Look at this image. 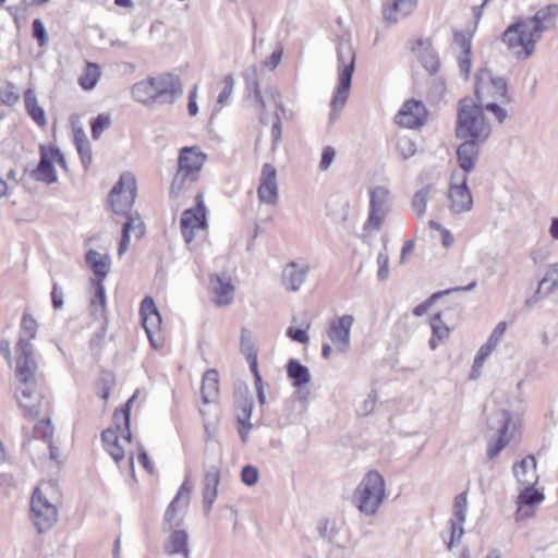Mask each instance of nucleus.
<instances>
[{"label": "nucleus", "mask_w": 558, "mask_h": 558, "mask_svg": "<svg viewBox=\"0 0 558 558\" xmlns=\"http://www.w3.org/2000/svg\"><path fill=\"white\" fill-rule=\"evenodd\" d=\"M453 45L460 49V53H471L472 52V41L471 37L463 32H454L453 34Z\"/></svg>", "instance_id": "52"}, {"label": "nucleus", "mask_w": 558, "mask_h": 558, "mask_svg": "<svg viewBox=\"0 0 558 558\" xmlns=\"http://www.w3.org/2000/svg\"><path fill=\"white\" fill-rule=\"evenodd\" d=\"M104 448L117 463L124 459V449L120 446L119 439L108 444Z\"/></svg>", "instance_id": "61"}, {"label": "nucleus", "mask_w": 558, "mask_h": 558, "mask_svg": "<svg viewBox=\"0 0 558 558\" xmlns=\"http://www.w3.org/2000/svg\"><path fill=\"white\" fill-rule=\"evenodd\" d=\"M136 197V179L131 172H123L108 195L111 210L117 215L133 217L132 207Z\"/></svg>", "instance_id": "5"}, {"label": "nucleus", "mask_w": 558, "mask_h": 558, "mask_svg": "<svg viewBox=\"0 0 558 558\" xmlns=\"http://www.w3.org/2000/svg\"><path fill=\"white\" fill-rule=\"evenodd\" d=\"M449 531L441 534V538L444 539L447 550H451L454 546L459 545L462 536L464 535V522L449 520Z\"/></svg>", "instance_id": "43"}, {"label": "nucleus", "mask_w": 558, "mask_h": 558, "mask_svg": "<svg viewBox=\"0 0 558 558\" xmlns=\"http://www.w3.org/2000/svg\"><path fill=\"white\" fill-rule=\"evenodd\" d=\"M389 190L386 186L377 185L369 191L368 217L364 223V231H379L389 211Z\"/></svg>", "instance_id": "11"}, {"label": "nucleus", "mask_w": 558, "mask_h": 558, "mask_svg": "<svg viewBox=\"0 0 558 558\" xmlns=\"http://www.w3.org/2000/svg\"><path fill=\"white\" fill-rule=\"evenodd\" d=\"M111 125V118L108 113H100L90 123L92 137L97 141L105 130Z\"/></svg>", "instance_id": "47"}, {"label": "nucleus", "mask_w": 558, "mask_h": 558, "mask_svg": "<svg viewBox=\"0 0 558 558\" xmlns=\"http://www.w3.org/2000/svg\"><path fill=\"white\" fill-rule=\"evenodd\" d=\"M37 328L38 324L37 322L29 314H24L21 319V330L23 335L21 337L25 339H29V342L32 339L36 338L37 335Z\"/></svg>", "instance_id": "50"}, {"label": "nucleus", "mask_w": 558, "mask_h": 558, "mask_svg": "<svg viewBox=\"0 0 558 558\" xmlns=\"http://www.w3.org/2000/svg\"><path fill=\"white\" fill-rule=\"evenodd\" d=\"M131 231H133L137 238L144 235L145 227L140 217H129L123 223L122 235L118 248L119 255H122L129 248L131 242Z\"/></svg>", "instance_id": "32"}, {"label": "nucleus", "mask_w": 558, "mask_h": 558, "mask_svg": "<svg viewBox=\"0 0 558 558\" xmlns=\"http://www.w3.org/2000/svg\"><path fill=\"white\" fill-rule=\"evenodd\" d=\"M386 497V483L383 475L375 470L368 471L356 488L352 500L359 511L365 515H374Z\"/></svg>", "instance_id": "3"}, {"label": "nucleus", "mask_w": 558, "mask_h": 558, "mask_svg": "<svg viewBox=\"0 0 558 558\" xmlns=\"http://www.w3.org/2000/svg\"><path fill=\"white\" fill-rule=\"evenodd\" d=\"M198 179V175L178 166L177 172L174 173L170 185V196L175 198L179 197L181 194L186 192Z\"/></svg>", "instance_id": "33"}, {"label": "nucleus", "mask_w": 558, "mask_h": 558, "mask_svg": "<svg viewBox=\"0 0 558 558\" xmlns=\"http://www.w3.org/2000/svg\"><path fill=\"white\" fill-rule=\"evenodd\" d=\"M546 283H549V286L545 295L558 290V263L548 267L545 277L539 281V288H543Z\"/></svg>", "instance_id": "49"}, {"label": "nucleus", "mask_w": 558, "mask_h": 558, "mask_svg": "<svg viewBox=\"0 0 558 558\" xmlns=\"http://www.w3.org/2000/svg\"><path fill=\"white\" fill-rule=\"evenodd\" d=\"M100 74L101 70L98 64L86 62L83 74L78 77L80 86L85 90L93 89L97 85Z\"/></svg>", "instance_id": "41"}, {"label": "nucleus", "mask_w": 558, "mask_h": 558, "mask_svg": "<svg viewBox=\"0 0 558 558\" xmlns=\"http://www.w3.org/2000/svg\"><path fill=\"white\" fill-rule=\"evenodd\" d=\"M417 0H393L383 5V17L388 24H396L412 14Z\"/></svg>", "instance_id": "25"}, {"label": "nucleus", "mask_w": 558, "mask_h": 558, "mask_svg": "<svg viewBox=\"0 0 558 558\" xmlns=\"http://www.w3.org/2000/svg\"><path fill=\"white\" fill-rule=\"evenodd\" d=\"M434 189L433 184H426L422 189L417 190L411 202L412 211L418 217H424L427 209V201L430 191Z\"/></svg>", "instance_id": "42"}, {"label": "nucleus", "mask_w": 558, "mask_h": 558, "mask_svg": "<svg viewBox=\"0 0 558 558\" xmlns=\"http://www.w3.org/2000/svg\"><path fill=\"white\" fill-rule=\"evenodd\" d=\"M512 414L508 410H498L488 418L490 429H496L497 436L492 437L487 441L486 454L489 460H494L511 441L508 434Z\"/></svg>", "instance_id": "7"}, {"label": "nucleus", "mask_w": 558, "mask_h": 558, "mask_svg": "<svg viewBox=\"0 0 558 558\" xmlns=\"http://www.w3.org/2000/svg\"><path fill=\"white\" fill-rule=\"evenodd\" d=\"M162 558H191L189 535L184 530H173L162 545Z\"/></svg>", "instance_id": "20"}, {"label": "nucleus", "mask_w": 558, "mask_h": 558, "mask_svg": "<svg viewBox=\"0 0 558 558\" xmlns=\"http://www.w3.org/2000/svg\"><path fill=\"white\" fill-rule=\"evenodd\" d=\"M254 408V400L252 395L247 391L241 396L235 402L236 420L239 425L246 428V433H250L253 425L251 423L252 412Z\"/></svg>", "instance_id": "34"}, {"label": "nucleus", "mask_w": 558, "mask_h": 558, "mask_svg": "<svg viewBox=\"0 0 558 558\" xmlns=\"http://www.w3.org/2000/svg\"><path fill=\"white\" fill-rule=\"evenodd\" d=\"M427 120V110L425 105L415 99L405 101L398 114L396 122L408 129H416L425 124Z\"/></svg>", "instance_id": "15"}, {"label": "nucleus", "mask_w": 558, "mask_h": 558, "mask_svg": "<svg viewBox=\"0 0 558 558\" xmlns=\"http://www.w3.org/2000/svg\"><path fill=\"white\" fill-rule=\"evenodd\" d=\"M558 16V5L548 4L539 9L534 16L524 19V23L531 29L532 35L538 41L544 32L555 27Z\"/></svg>", "instance_id": "16"}, {"label": "nucleus", "mask_w": 558, "mask_h": 558, "mask_svg": "<svg viewBox=\"0 0 558 558\" xmlns=\"http://www.w3.org/2000/svg\"><path fill=\"white\" fill-rule=\"evenodd\" d=\"M310 272V265L295 260L289 262L282 270L281 283L283 288L291 292H296L303 286Z\"/></svg>", "instance_id": "21"}, {"label": "nucleus", "mask_w": 558, "mask_h": 558, "mask_svg": "<svg viewBox=\"0 0 558 558\" xmlns=\"http://www.w3.org/2000/svg\"><path fill=\"white\" fill-rule=\"evenodd\" d=\"M154 84L155 80L154 77H149L143 81H140L135 83L132 86V96L135 101L141 102L146 106H150L155 104V96H154Z\"/></svg>", "instance_id": "36"}, {"label": "nucleus", "mask_w": 558, "mask_h": 558, "mask_svg": "<svg viewBox=\"0 0 558 558\" xmlns=\"http://www.w3.org/2000/svg\"><path fill=\"white\" fill-rule=\"evenodd\" d=\"M207 160L205 153L196 146L181 148L178 166L199 177L202 168Z\"/></svg>", "instance_id": "26"}, {"label": "nucleus", "mask_w": 558, "mask_h": 558, "mask_svg": "<svg viewBox=\"0 0 558 558\" xmlns=\"http://www.w3.org/2000/svg\"><path fill=\"white\" fill-rule=\"evenodd\" d=\"M85 262L95 275L94 279L104 281L110 271V256L108 254H101L95 250H89L85 254Z\"/></svg>", "instance_id": "29"}, {"label": "nucleus", "mask_w": 558, "mask_h": 558, "mask_svg": "<svg viewBox=\"0 0 558 558\" xmlns=\"http://www.w3.org/2000/svg\"><path fill=\"white\" fill-rule=\"evenodd\" d=\"M544 496L534 487H523L522 493L519 496V510L518 513L521 510L522 506H529L532 507L536 504H539L543 500Z\"/></svg>", "instance_id": "46"}, {"label": "nucleus", "mask_w": 558, "mask_h": 558, "mask_svg": "<svg viewBox=\"0 0 558 558\" xmlns=\"http://www.w3.org/2000/svg\"><path fill=\"white\" fill-rule=\"evenodd\" d=\"M220 483V470L216 465L209 466L203 478V509L205 515H208L213 509V505L218 496V485Z\"/></svg>", "instance_id": "22"}, {"label": "nucleus", "mask_w": 558, "mask_h": 558, "mask_svg": "<svg viewBox=\"0 0 558 558\" xmlns=\"http://www.w3.org/2000/svg\"><path fill=\"white\" fill-rule=\"evenodd\" d=\"M33 37L40 46L47 43L46 27L40 19H35L32 23Z\"/></svg>", "instance_id": "55"}, {"label": "nucleus", "mask_w": 558, "mask_h": 558, "mask_svg": "<svg viewBox=\"0 0 558 558\" xmlns=\"http://www.w3.org/2000/svg\"><path fill=\"white\" fill-rule=\"evenodd\" d=\"M31 520L38 533H45L58 520V510L40 492L35 488L31 499Z\"/></svg>", "instance_id": "8"}, {"label": "nucleus", "mask_w": 558, "mask_h": 558, "mask_svg": "<svg viewBox=\"0 0 558 558\" xmlns=\"http://www.w3.org/2000/svg\"><path fill=\"white\" fill-rule=\"evenodd\" d=\"M449 208L453 214L470 211L473 207V197L468 186V175L464 174L461 183H451L448 190Z\"/></svg>", "instance_id": "17"}, {"label": "nucleus", "mask_w": 558, "mask_h": 558, "mask_svg": "<svg viewBox=\"0 0 558 558\" xmlns=\"http://www.w3.org/2000/svg\"><path fill=\"white\" fill-rule=\"evenodd\" d=\"M398 149L402 155L403 159H409L416 153V145L410 138H400L398 142Z\"/></svg>", "instance_id": "56"}, {"label": "nucleus", "mask_w": 558, "mask_h": 558, "mask_svg": "<svg viewBox=\"0 0 558 558\" xmlns=\"http://www.w3.org/2000/svg\"><path fill=\"white\" fill-rule=\"evenodd\" d=\"M492 126L484 116L483 107L470 98L459 101L456 136L460 140H474L485 143Z\"/></svg>", "instance_id": "2"}, {"label": "nucleus", "mask_w": 558, "mask_h": 558, "mask_svg": "<svg viewBox=\"0 0 558 558\" xmlns=\"http://www.w3.org/2000/svg\"><path fill=\"white\" fill-rule=\"evenodd\" d=\"M198 198H202V196H198ZM180 225L181 229H203L206 226V208L202 199L198 201L196 208L183 211Z\"/></svg>", "instance_id": "31"}, {"label": "nucleus", "mask_w": 558, "mask_h": 558, "mask_svg": "<svg viewBox=\"0 0 558 558\" xmlns=\"http://www.w3.org/2000/svg\"><path fill=\"white\" fill-rule=\"evenodd\" d=\"M354 324V317L350 314L342 315L329 322L327 336L335 348L347 353L351 347V329Z\"/></svg>", "instance_id": "13"}, {"label": "nucleus", "mask_w": 558, "mask_h": 558, "mask_svg": "<svg viewBox=\"0 0 558 558\" xmlns=\"http://www.w3.org/2000/svg\"><path fill=\"white\" fill-rule=\"evenodd\" d=\"M140 313L142 316V325L145 329L147 338L153 348L160 347L159 329L161 325V316L150 296L144 298L141 303Z\"/></svg>", "instance_id": "14"}, {"label": "nucleus", "mask_w": 558, "mask_h": 558, "mask_svg": "<svg viewBox=\"0 0 558 558\" xmlns=\"http://www.w3.org/2000/svg\"><path fill=\"white\" fill-rule=\"evenodd\" d=\"M501 101L488 102L487 105L483 106V110L492 112L498 123H502L508 118V112L501 107Z\"/></svg>", "instance_id": "53"}, {"label": "nucleus", "mask_w": 558, "mask_h": 558, "mask_svg": "<svg viewBox=\"0 0 558 558\" xmlns=\"http://www.w3.org/2000/svg\"><path fill=\"white\" fill-rule=\"evenodd\" d=\"M287 375L292 380V385L299 389L303 388L311 381L310 369L295 359L288 361Z\"/></svg>", "instance_id": "35"}, {"label": "nucleus", "mask_w": 558, "mask_h": 558, "mask_svg": "<svg viewBox=\"0 0 558 558\" xmlns=\"http://www.w3.org/2000/svg\"><path fill=\"white\" fill-rule=\"evenodd\" d=\"M274 118L275 122L272 123L271 126L272 150H275L278 147L282 134V124L280 116L276 112L274 114Z\"/></svg>", "instance_id": "59"}, {"label": "nucleus", "mask_w": 558, "mask_h": 558, "mask_svg": "<svg viewBox=\"0 0 558 558\" xmlns=\"http://www.w3.org/2000/svg\"><path fill=\"white\" fill-rule=\"evenodd\" d=\"M432 338L428 341L430 350H436L450 335L449 327L442 322L441 314L437 313L430 318Z\"/></svg>", "instance_id": "37"}, {"label": "nucleus", "mask_w": 558, "mask_h": 558, "mask_svg": "<svg viewBox=\"0 0 558 558\" xmlns=\"http://www.w3.org/2000/svg\"><path fill=\"white\" fill-rule=\"evenodd\" d=\"M193 486L185 480L180 486L175 497L169 504L165 512V522L170 526L175 523L177 512L187 508Z\"/></svg>", "instance_id": "28"}, {"label": "nucleus", "mask_w": 558, "mask_h": 558, "mask_svg": "<svg viewBox=\"0 0 558 558\" xmlns=\"http://www.w3.org/2000/svg\"><path fill=\"white\" fill-rule=\"evenodd\" d=\"M222 90L219 93L217 98V104L220 106V109L230 104V99L233 94L235 84L232 74L226 75L222 80Z\"/></svg>", "instance_id": "48"}, {"label": "nucleus", "mask_w": 558, "mask_h": 558, "mask_svg": "<svg viewBox=\"0 0 558 558\" xmlns=\"http://www.w3.org/2000/svg\"><path fill=\"white\" fill-rule=\"evenodd\" d=\"M259 472L257 468L253 465H245L241 471V480L247 486H253L257 483Z\"/></svg>", "instance_id": "54"}, {"label": "nucleus", "mask_w": 558, "mask_h": 558, "mask_svg": "<svg viewBox=\"0 0 558 558\" xmlns=\"http://www.w3.org/2000/svg\"><path fill=\"white\" fill-rule=\"evenodd\" d=\"M422 64L429 74H436L439 69V61L433 52L426 53L422 57Z\"/></svg>", "instance_id": "60"}, {"label": "nucleus", "mask_w": 558, "mask_h": 558, "mask_svg": "<svg viewBox=\"0 0 558 558\" xmlns=\"http://www.w3.org/2000/svg\"><path fill=\"white\" fill-rule=\"evenodd\" d=\"M210 284L214 292V302L218 306L230 305L234 299V287L226 275H211Z\"/></svg>", "instance_id": "24"}, {"label": "nucleus", "mask_w": 558, "mask_h": 558, "mask_svg": "<svg viewBox=\"0 0 558 558\" xmlns=\"http://www.w3.org/2000/svg\"><path fill=\"white\" fill-rule=\"evenodd\" d=\"M475 78V104L483 107L488 102H510L511 97L508 93L507 82L504 77L494 76L489 70L483 69L478 71Z\"/></svg>", "instance_id": "4"}, {"label": "nucleus", "mask_w": 558, "mask_h": 558, "mask_svg": "<svg viewBox=\"0 0 558 558\" xmlns=\"http://www.w3.org/2000/svg\"><path fill=\"white\" fill-rule=\"evenodd\" d=\"M15 399L24 417L35 420L48 408L49 401L46 400L41 390L36 384L22 385L15 389Z\"/></svg>", "instance_id": "9"}, {"label": "nucleus", "mask_w": 558, "mask_h": 558, "mask_svg": "<svg viewBox=\"0 0 558 558\" xmlns=\"http://www.w3.org/2000/svg\"><path fill=\"white\" fill-rule=\"evenodd\" d=\"M94 294L90 298V314L96 319L105 317L107 308V295L104 282L99 279H90Z\"/></svg>", "instance_id": "30"}, {"label": "nucleus", "mask_w": 558, "mask_h": 558, "mask_svg": "<svg viewBox=\"0 0 558 558\" xmlns=\"http://www.w3.org/2000/svg\"><path fill=\"white\" fill-rule=\"evenodd\" d=\"M464 142L460 144L457 148V159L459 167L464 171L468 175L472 172L477 163L480 156V145L483 142L474 141V140H463Z\"/></svg>", "instance_id": "23"}, {"label": "nucleus", "mask_w": 558, "mask_h": 558, "mask_svg": "<svg viewBox=\"0 0 558 558\" xmlns=\"http://www.w3.org/2000/svg\"><path fill=\"white\" fill-rule=\"evenodd\" d=\"M287 336L293 341L305 344L310 341V337L305 329L289 327L287 329Z\"/></svg>", "instance_id": "62"}, {"label": "nucleus", "mask_w": 558, "mask_h": 558, "mask_svg": "<svg viewBox=\"0 0 558 558\" xmlns=\"http://www.w3.org/2000/svg\"><path fill=\"white\" fill-rule=\"evenodd\" d=\"M58 156V148L54 146H40V160L36 169L33 171V177L40 182L47 184L57 181L54 161Z\"/></svg>", "instance_id": "19"}, {"label": "nucleus", "mask_w": 558, "mask_h": 558, "mask_svg": "<svg viewBox=\"0 0 558 558\" xmlns=\"http://www.w3.org/2000/svg\"><path fill=\"white\" fill-rule=\"evenodd\" d=\"M34 433L36 434V436H40L44 441H49L52 434L50 427V418H43L38 424H36Z\"/></svg>", "instance_id": "57"}, {"label": "nucleus", "mask_w": 558, "mask_h": 558, "mask_svg": "<svg viewBox=\"0 0 558 558\" xmlns=\"http://www.w3.org/2000/svg\"><path fill=\"white\" fill-rule=\"evenodd\" d=\"M512 471L522 487H534L538 481L536 460L533 456H527L520 462L514 463Z\"/></svg>", "instance_id": "27"}, {"label": "nucleus", "mask_w": 558, "mask_h": 558, "mask_svg": "<svg viewBox=\"0 0 558 558\" xmlns=\"http://www.w3.org/2000/svg\"><path fill=\"white\" fill-rule=\"evenodd\" d=\"M378 271L377 277L379 280H386L389 275V257L385 253H379L377 256Z\"/></svg>", "instance_id": "58"}, {"label": "nucleus", "mask_w": 558, "mask_h": 558, "mask_svg": "<svg viewBox=\"0 0 558 558\" xmlns=\"http://www.w3.org/2000/svg\"><path fill=\"white\" fill-rule=\"evenodd\" d=\"M335 156H336V151L332 147H330V146L325 147L323 150V154H322L319 168L322 170H327L330 167V165L332 163Z\"/></svg>", "instance_id": "64"}, {"label": "nucleus", "mask_w": 558, "mask_h": 558, "mask_svg": "<svg viewBox=\"0 0 558 558\" xmlns=\"http://www.w3.org/2000/svg\"><path fill=\"white\" fill-rule=\"evenodd\" d=\"M135 396L131 397L123 408L116 410L113 413L114 429L121 430L123 427H128L131 422V404L134 401Z\"/></svg>", "instance_id": "44"}, {"label": "nucleus", "mask_w": 558, "mask_h": 558, "mask_svg": "<svg viewBox=\"0 0 558 558\" xmlns=\"http://www.w3.org/2000/svg\"><path fill=\"white\" fill-rule=\"evenodd\" d=\"M466 510H468V494H466V492H462L459 495H457L454 498L453 506H452L453 517L450 520L465 522Z\"/></svg>", "instance_id": "45"}, {"label": "nucleus", "mask_w": 558, "mask_h": 558, "mask_svg": "<svg viewBox=\"0 0 558 558\" xmlns=\"http://www.w3.org/2000/svg\"><path fill=\"white\" fill-rule=\"evenodd\" d=\"M155 104L172 105L183 94L180 78L171 73H163L154 77Z\"/></svg>", "instance_id": "12"}, {"label": "nucleus", "mask_w": 558, "mask_h": 558, "mask_svg": "<svg viewBox=\"0 0 558 558\" xmlns=\"http://www.w3.org/2000/svg\"><path fill=\"white\" fill-rule=\"evenodd\" d=\"M37 368L32 342H29V339L20 337L16 344V378L22 385L36 384L35 375Z\"/></svg>", "instance_id": "10"}, {"label": "nucleus", "mask_w": 558, "mask_h": 558, "mask_svg": "<svg viewBox=\"0 0 558 558\" xmlns=\"http://www.w3.org/2000/svg\"><path fill=\"white\" fill-rule=\"evenodd\" d=\"M531 29L523 20L509 25L502 34V40L518 58H529L535 50L537 43Z\"/></svg>", "instance_id": "6"}, {"label": "nucleus", "mask_w": 558, "mask_h": 558, "mask_svg": "<svg viewBox=\"0 0 558 558\" xmlns=\"http://www.w3.org/2000/svg\"><path fill=\"white\" fill-rule=\"evenodd\" d=\"M219 374L216 369H208L202 381V397L205 403L211 402L218 395Z\"/></svg>", "instance_id": "38"}, {"label": "nucleus", "mask_w": 558, "mask_h": 558, "mask_svg": "<svg viewBox=\"0 0 558 558\" xmlns=\"http://www.w3.org/2000/svg\"><path fill=\"white\" fill-rule=\"evenodd\" d=\"M316 531L319 537L327 539L328 542H333L338 534L337 529L328 519L320 520L317 524Z\"/></svg>", "instance_id": "51"}, {"label": "nucleus", "mask_w": 558, "mask_h": 558, "mask_svg": "<svg viewBox=\"0 0 558 558\" xmlns=\"http://www.w3.org/2000/svg\"><path fill=\"white\" fill-rule=\"evenodd\" d=\"M337 57L339 84L331 100V121L338 118V112L342 110L349 98L352 76L355 70V51L352 46L351 37L348 34L338 38Z\"/></svg>", "instance_id": "1"}, {"label": "nucleus", "mask_w": 558, "mask_h": 558, "mask_svg": "<svg viewBox=\"0 0 558 558\" xmlns=\"http://www.w3.org/2000/svg\"><path fill=\"white\" fill-rule=\"evenodd\" d=\"M20 96L12 89V86H8L0 90V100L7 106H13L17 102Z\"/></svg>", "instance_id": "63"}, {"label": "nucleus", "mask_w": 558, "mask_h": 558, "mask_svg": "<svg viewBox=\"0 0 558 558\" xmlns=\"http://www.w3.org/2000/svg\"><path fill=\"white\" fill-rule=\"evenodd\" d=\"M74 144L80 155L83 167L88 169L92 163V148L88 138L83 130H76L74 133Z\"/></svg>", "instance_id": "40"}, {"label": "nucleus", "mask_w": 558, "mask_h": 558, "mask_svg": "<svg viewBox=\"0 0 558 558\" xmlns=\"http://www.w3.org/2000/svg\"><path fill=\"white\" fill-rule=\"evenodd\" d=\"M476 284H477L476 281H472L471 283H469L465 287H456V288L447 289L444 291L435 292L432 294V296L427 301L418 304L417 306H415L413 308V315L417 316V317L424 315L430 308L433 303L442 295L450 294L452 292H459V291H472L473 289H475Z\"/></svg>", "instance_id": "39"}, {"label": "nucleus", "mask_w": 558, "mask_h": 558, "mask_svg": "<svg viewBox=\"0 0 558 558\" xmlns=\"http://www.w3.org/2000/svg\"><path fill=\"white\" fill-rule=\"evenodd\" d=\"M257 195L260 203L276 205L278 201L277 170L270 163H264L262 168Z\"/></svg>", "instance_id": "18"}]
</instances>
